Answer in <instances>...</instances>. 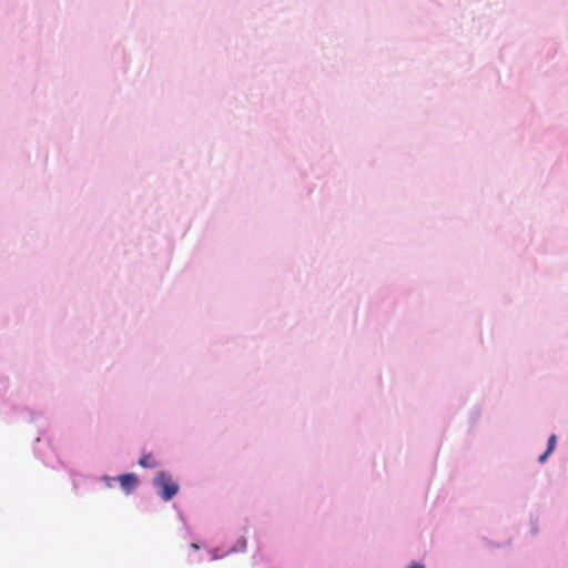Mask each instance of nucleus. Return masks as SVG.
<instances>
[{"instance_id": "39448f33", "label": "nucleus", "mask_w": 568, "mask_h": 568, "mask_svg": "<svg viewBox=\"0 0 568 568\" xmlns=\"http://www.w3.org/2000/svg\"><path fill=\"white\" fill-rule=\"evenodd\" d=\"M550 454L551 453H548V450L546 449V452L539 456V462L545 463Z\"/></svg>"}, {"instance_id": "f03ea898", "label": "nucleus", "mask_w": 568, "mask_h": 568, "mask_svg": "<svg viewBox=\"0 0 568 568\" xmlns=\"http://www.w3.org/2000/svg\"><path fill=\"white\" fill-rule=\"evenodd\" d=\"M116 480L125 494H131L139 485L136 475L132 473L120 475Z\"/></svg>"}, {"instance_id": "7ed1b4c3", "label": "nucleus", "mask_w": 568, "mask_h": 568, "mask_svg": "<svg viewBox=\"0 0 568 568\" xmlns=\"http://www.w3.org/2000/svg\"><path fill=\"white\" fill-rule=\"evenodd\" d=\"M139 465L143 468L156 467V462L151 454H143L139 460Z\"/></svg>"}, {"instance_id": "6e6552de", "label": "nucleus", "mask_w": 568, "mask_h": 568, "mask_svg": "<svg viewBox=\"0 0 568 568\" xmlns=\"http://www.w3.org/2000/svg\"><path fill=\"white\" fill-rule=\"evenodd\" d=\"M191 547H192L193 549H199L197 545H195V544H192V545H191Z\"/></svg>"}, {"instance_id": "f257e3e1", "label": "nucleus", "mask_w": 568, "mask_h": 568, "mask_svg": "<svg viewBox=\"0 0 568 568\" xmlns=\"http://www.w3.org/2000/svg\"><path fill=\"white\" fill-rule=\"evenodd\" d=\"M154 486L158 488L160 497L169 501L179 491V484L173 480L172 476L168 473H159L153 480Z\"/></svg>"}, {"instance_id": "0eeeda50", "label": "nucleus", "mask_w": 568, "mask_h": 568, "mask_svg": "<svg viewBox=\"0 0 568 568\" xmlns=\"http://www.w3.org/2000/svg\"><path fill=\"white\" fill-rule=\"evenodd\" d=\"M246 547V541L243 539L242 540V548H245Z\"/></svg>"}, {"instance_id": "20e7f679", "label": "nucleus", "mask_w": 568, "mask_h": 568, "mask_svg": "<svg viewBox=\"0 0 568 568\" xmlns=\"http://www.w3.org/2000/svg\"><path fill=\"white\" fill-rule=\"evenodd\" d=\"M556 443H557V437L556 435H551L549 438H548V447H547V450L548 453H552L555 447H556Z\"/></svg>"}, {"instance_id": "423d86ee", "label": "nucleus", "mask_w": 568, "mask_h": 568, "mask_svg": "<svg viewBox=\"0 0 568 568\" xmlns=\"http://www.w3.org/2000/svg\"><path fill=\"white\" fill-rule=\"evenodd\" d=\"M409 568H425V566L420 564H413Z\"/></svg>"}]
</instances>
